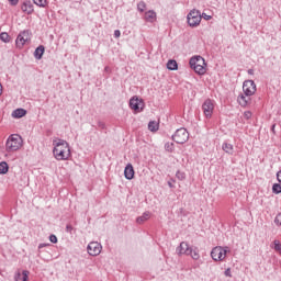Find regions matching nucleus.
<instances>
[{
  "instance_id": "nucleus-1",
  "label": "nucleus",
  "mask_w": 281,
  "mask_h": 281,
  "mask_svg": "<svg viewBox=\"0 0 281 281\" xmlns=\"http://www.w3.org/2000/svg\"><path fill=\"white\" fill-rule=\"evenodd\" d=\"M53 155L57 161H67L71 157V147L65 139H58L53 142Z\"/></svg>"
},
{
  "instance_id": "nucleus-2",
  "label": "nucleus",
  "mask_w": 281,
  "mask_h": 281,
  "mask_svg": "<svg viewBox=\"0 0 281 281\" xmlns=\"http://www.w3.org/2000/svg\"><path fill=\"white\" fill-rule=\"evenodd\" d=\"M189 65L198 76H205L207 74V63H205V58L201 55L191 57Z\"/></svg>"
},
{
  "instance_id": "nucleus-3",
  "label": "nucleus",
  "mask_w": 281,
  "mask_h": 281,
  "mask_svg": "<svg viewBox=\"0 0 281 281\" xmlns=\"http://www.w3.org/2000/svg\"><path fill=\"white\" fill-rule=\"evenodd\" d=\"M23 146V137L19 134H12L8 137L5 143L7 153H15Z\"/></svg>"
},
{
  "instance_id": "nucleus-4",
  "label": "nucleus",
  "mask_w": 281,
  "mask_h": 281,
  "mask_svg": "<svg viewBox=\"0 0 281 281\" xmlns=\"http://www.w3.org/2000/svg\"><path fill=\"white\" fill-rule=\"evenodd\" d=\"M227 251H229V247L216 246L211 251V258L215 262H223L227 258Z\"/></svg>"
},
{
  "instance_id": "nucleus-5",
  "label": "nucleus",
  "mask_w": 281,
  "mask_h": 281,
  "mask_svg": "<svg viewBox=\"0 0 281 281\" xmlns=\"http://www.w3.org/2000/svg\"><path fill=\"white\" fill-rule=\"evenodd\" d=\"M201 11L193 9L187 15V21L190 27H199L201 25Z\"/></svg>"
},
{
  "instance_id": "nucleus-6",
  "label": "nucleus",
  "mask_w": 281,
  "mask_h": 281,
  "mask_svg": "<svg viewBox=\"0 0 281 281\" xmlns=\"http://www.w3.org/2000/svg\"><path fill=\"white\" fill-rule=\"evenodd\" d=\"M171 137L176 144H186L190 139V133L184 127H181Z\"/></svg>"
},
{
  "instance_id": "nucleus-7",
  "label": "nucleus",
  "mask_w": 281,
  "mask_h": 281,
  "mask_svg": "<svg viewBox=\"0 0 281 281\" xmlns=\"http://www.w3.org/2000/svg\"><path fill=\"white\" fill-rule=\"evenodd\" d=\"M144 99H139L137 95L130 99V109L135 111V113H142L144 111Z\"/></svg>"
},
{
  "instance_id": "nucleus-8",
  "label": "nucleus",
  "mask_w": 281,
  "mask_h": 281,
  "mask_svg": "<svg viewBox=\"0 0 281 281\" xmlns=\"http://www.w3.org/2000/svg\"><path fill=\"white\" fill-rule=\"evenodd\" d=\"M202 111L206 120L212 119L214 114V102L211 99H206L202 104Z\"/></svg>"
},
{
  "instance_id": "nucleus-9",
  "label": "nucleus",
  "mask_w": 281,
  "mask_h": 281,
  "mask_svg": "<svg viewBox=\"0 0 281 281\" xmlns=\"http://www.w3.org/2000/svg\"><path fill=\"white\" fill-rule=\"evenodd\" d=\"M30 31H22L15 40L16 47L19 49H23V47L30 41Z\"/></svg>"
},
{
  "instance_id": "nucleus-10",
  "label": "nucleus",
  "mask_w": 281,
  "mask_h": 281,
  "mask_svg": "<svg viewBox=\"0 0 281 281\" xmlns=\"http://www.w3.org/2000/svg\"><path fill=\"white\" fill-rule=\"evenodd\" d=\"M87 251L89 256H100V254H102V244L98 241H91L87 247Z\"/></svg>"
},
{
  "instance_id": "nucleus-11",
  "label": "nucleus",
  "mask_w": 281,
  "mask_h": 281,
  "mask_svg": "<svg viewBox=\"0 0 281 281\" xmlns=\"http://www.w3.org/2000/svg\"><path fill=\"white\" fill-rule=\"evenodd\" d=\"M243 91L246 95H254L256 93V82L254 80L244 81Z\"/></svg>"
},
{
  "instance_id": "nucleus-12",
  "label": "nucleus",
  "mask_w": 281,
  "mask_h": 281,
  "mask_svg": "<svg viewBox=\"0 0 281 281\" xmlns=\"http://www.w3.org/2000/svg\"><path fill=\"white\" fill-rule=\"evenodd\" d=\"M124 177L125 179H127L128 181H131L132 179H134L135 177V169L133 168L132 164H127L125 169H124Z\"/></svg>"
},
{
  "instance_id": "nucleus-13",
  "label": "nucleus",
  "mask_w": 281,
  "mask_h": 281,
  "mask_svg": "<svg viewBox=\"0 0 281 281\" xmlns=\"http://www.w3.org/2000/svg\"><path fill=\"white\" fill-rule=\"evenodd\" d=\"M237 102L244 108L248 106L249 104H251V95H246L245 93L239 94L237 98Z\"/></svg>"
},
{
  "instance_id": "nucleus-14",
  "label": "nucleus",
  "mask_w": 281,
  "mask_h": 281,
  "mask_svg": "<svg viewBox=\"0 0 281 281\" xmlns=\"http://www.w3.org/2000/svg\"><path fill=\"white\" fill-rule=\"evenodd\" d=\"M22 12H25L26 14H32L34 12V5L31 1L26 0L23 2L21 7Z\"/></svg>"
},
{
  "instance_id": "nucleus-15",
  "label": "nucleus",
  "mask_w": 281,
  "mask_h": 281,
  "mask_svg": "<svg viewBox=\"0 0 281 281\" xmlns=\"http://www.w3.org/2000/svg\"><path fill=\"white\" fill-rule=\"evenodd\" d=\"M145 21H147V23H155V21H157V12L154 10L146 11Z\"/></svg>"
},
{
  "instance_id": "nucleus-16",
  "label": "nucleus",
  "mask_w": 281,
  "mask_h": 281,
  "mask_svg": "<svg viewBox=\"0 0 281 281\" xmlns=\"http://www.w3.org/2000/svg\"><path fill=\"white\" fill-rule=\"evenodd\" d=\"M30 277V271L23 270L22 273L18 271L14 276L15 281H27V278Z\"/></svg>"
},
{
  "instance_id": "nucleus-17",
  "label": "nucleus",
  "mask_w": 281,
  "mask_h": 281,
  "mask_svg": "<svg viewBox=\"0 0 281 281\" xmlns=\"http://www.w3.org/2000/svg\"><path fill=\"white\" fill-rule=\"evenodd\" d=\"M190 245H188V243L182 241L180 243V246L178 247V251L180 255H184L188 256V252L190 251Z\"/></svg>"
},
{
  "instance_id": "nucleus-18",
  "label": "nucleus",
  "mask_w": 281,
  "mask_h": 281,
  "mask_svg": "<svg viewBox=\"0 0 281 281\" xmlns=\"http://www.w3.org/2000/svg\"><path fill=\"white\" fill-rule=\"evenodd\" d=\"M187 256H191L192 260H199L201 258V255L199 254V248H189V252Z\"/></svg>"
},
{
  "instance_id": "nucleus-19",
  "label": "nucleus",
  "mask_w": 281,
  "mask_h": 281,
  "mask_svg": "<svg viewBox=\"0 0 281 281\" xmlns=\"http://www.w3.org/2000/svg\"><path fill=\"white\" fill-rule=\"evenodd\" d=\"M27 114V111L25 109L19 108L12 112V117L21 119L24 117V115Z\"/></svg>"
},
{
  "instance_id": "nucleus-20",
  "label": "nucleus",
  "mask_w": 281,
  "mask_h": 281,
  "mask_svg": "<svg viewBox=\"0 0 281 281\" xmlns=\"http://www.w3.org/2000/svg\"><path fill=\"white\" fill-rule=\"evenodd\" d=\"M43 54H45V46L40 45L34 52V58H36V60H41V58H43Z\"/></svg>"
},
{
  "instance_id": "nucleus-21",
  "label": "nucleus",
  "mask_w": 281,
  "mask_h": 281,
  "mask_svg": "<svg viewBox=\"0 0 281 281\" xmlns=\"http://www.w3.org/2000/svg\"><path fill=\"white\" fill-rule=\"evenodd\" d=\"M148 218H150V212L146 211V212L143 213L142 216H138L136 218V223L138 225H142L143 223H146V221H148Z\"/></svg>"
},
{
  "instance_id": "nucleus-22",
  "label": "nucleus",
  "mask_w": 281,
  "mask_h": 281,
  "mask_svg": "<svg viewBox=\"0 0 281 281\" xmlns=\"http://www.w3.org/2000/svg\"><path fill=\"white\" fill-rule=\"evenodd\" d=\"M222 150H224V153L227 155H234V145L229 143H223Z\"/></svg>"
},
{
  "instance_id": "nucleus-23",
  "label": "nucleus",
  "mask_w": 281,
  "mask_h": 281,
  "mask_svg": "<svg viewBox=\"0 0 281 281\" xmlns=\"http://www.w3.org/2000/svg\"><path fill=\"white\" fill-rule=\"evenodd\" d=\"M167 69H169V71H177V69H179V65L177 64V60L170 59L167 63Z\"/></svg>"
},
{
  "instance_id": "nucleus-24",
  "label": "nucleus",
  "mask_w": 281,
  "mask_h": 281,
  "mask_svg": "<svg viewBox=\"0 0 281 281\" xmlns=\"http://www.w3.org/2000/svg\"><path fill=\"white\" fill-rule=\"evenodd\" d=\"M148 128H149V131H151V133H157V131H159V123H157L155 121H150L148 123Z\"/></svg>"
},
{
  "instance_id": "nucleus-25",
  "label": "nucleus",
  "mask_w": 281,
  "mask_h": 281,
  "mask_svg": "<svg viewBox=\"0 0 281 281\" xmlns=\"http://www.w3.org/2000/svg\"><path fill=\"white\" fill-rule=\"evenodd\" d=\"M8 170H10V166H8V162L1 161L0 162V175H8Z\"/></svg>"
},
{
  "instance_id": "nucleus-26",
  "label": "nucleus",
  "mask_w": 281,
  "mask_h": 281,
  "mask_svg": "<svg viewBox=\"0 0 281 281\" xmlns=\"http://www.w3.org/2000/svg\"><path fill=\"white\" fill-rule=\"evenodd\" d=\"M0 41L2 43H10V35L5 32L0 33Z\"/></svg>"
},
{
  "instance_id": "nucleus-27",
  "label": "nucleus",
  "mask_w": 281,
  "mask_h": 281,
  "mask_svg": "<svg viewBox=\"0 0 281 281\" xmlns=\"http://www.w3.org/2000/svg\"><path fill=\"white\" fill-rule=\"evenodd\" d=\"M165 150H167V153H173L175 151V143H166Z\"/></svg>"
},
{
  "instance_id": "nucleus-28",
  "label": "nucleus",
  "mask_w": 281,
  "mask_h": 281,
  "mask_svg": "<svg viewBox=\"0 0 281 281\" xmlns=\"http://www.w3.org/2000/svg\"><path fill=\"white\" fill-rule=\"evenodd\" d=\"M272 192H273V194H281V184L280 183H274L272 186Z\"/></svg>"
},
{
  "instance_id": "nucleus-29",
  "label": "nucleus",
  "mask_w": 281,
  "mask_h": 281,
  "mask_svg": "<svg viewBox=\"0 0 281 281\" xmlns=\"http://www.w3.org/2000/svg\"><path fill=\"white\" fill-rule=\"evenodd\" d=\"M33 3L38 5V8H45V5H47V0H33Z\"/></svg>"
},
{
  "instance_id": "nucleus-30",
  "label": "nucleus",
  "mask_w": 281,
  "mask_h": 281,
  "mask_svg": "<svg viewBox=\"0 0 281 281\" xmlns=\"http://www.w3.org/2000/svg\"><path fill=\"white\" fill-rule=\"evenodd\" d=\"M177 179H179V181H186V172L178 170L176 173Z\"/></svg>"
},
{
  "instance_id": "nucleus-31",
  "label": "nucleus",
  "mask_w": 281,
  "mask_h": 281,
  "mask_svg": "<svg viewBox=\"0 0 281 281\" xmlns=\"http://www.w3.org/2000/svg\"><path fill=\"white\" fill-rule=\"evenodd\" d=\"M137 10H138V12H144V10H146V2H144V1L138 2Z\"/></svg>"
},
{
  "instance_id": "nucleus-32",
  "label": "nucleus",
  "mask_w": 281,
  "mask_h": 281,
  "mask_svg": "<svg viewBox=\"0 0 281 281\" xmlns=\"http://www.w3.org/2000/svg\"><path fill=\"white\" fill-rule=\"evenodd\" d=\"M274 224L277 225V227H281V213H278L274 217Z\"/></svg>"
},
{
  "instance_id": "nucleus-33",
  "label": "nucleus",
  "mask_w": 281,
  "mask_h": 281,
  "mask_svg": "<svg viewBox=\"0 0 281 281\" xmlns=\"http://www.w3.org/2000/svg\"><path fill=\"white\" fill-rule=\"evenodd\" d=\"M66 232H67V234H72V232H74V226H72L71 224H67V225H66Z\"/></svg>"
},
{
  "instance_id": "nucleus-34",
  "label": "nucleus",
  "mask_w": 281,
  "mask_h": 281,
  "mask_svg": "<svg viewBox=\"0 0 281 281\" xmlns=\"http://www.w3.org/2000/svg\"><path fill=\"white\" fill-rule=\"evenodd\" d=\"M224 276L226 278H232V268H227L225 271H224Z\"/></svg>"
},
{
  "instance_id": "nucleus-35",
  "label": "nucleus",
  "mask_w": 281,
  "mask_h": 281,
  "mask_svg": "<svg viewBox=\"0 0 281 281\" xmlns=\"http://www.w3.org/2000/svg\"><path fill=\"white\" fill-rule=\"evenodd\" d=\"M202 19H204V21H212V15H207L206 13H202Z\"/></svg>"
},
{
  "instance_id": "nucleus-36",
  "label": "nucleus",
  "mask_w": 281,
  "mask_h": 281,
  "mask_svg": "<svg viewBox=\"0 0 281 281\" xmlns=\"http://www.w3.org/2000/svg\"><path fill=\"white\" fill-rule=\"evenodd\" d=\"M49 240H50V243L56 244V243H58V237H56V235H50Z\"/></svg>"
},
{
  "instance_id": "nucleus-37",
  "label": "nucleus",
  "mask_w": 281,
  "mask_h": 281,
  "mask_svg": "<svg viewBox=\"0 0 281 281\" xmlns=\"http://www.w3.org/2000/svg\"><path fill=\"white\" fill-rule=\"evenodd\" d=\"M244 116H245L246 120H251V112L250 111H246L244 113Z\"/></svg>"
},
{
  "instance_id": "nucleus-38",
  "label": "nucleus",
  "mask_w": 281,
  "mask_h": 281,
  "mask_svg": "<svg viewBox=\"0 0 281 281\" xmlns=\"http://www.w3.org/2000/svg\"><path fill=\"white\" fill-rule=\"evenodd\" d=\"M120 36H122V33L120 32V30H115L114 31V37L120 38Z\"/></svg>"
},
{
  "instance_id": "nucleus-39",
  "label": "nucleus",
  "mask_w": 281,
  "mask_h": 281,
  "mask_svg": "<svg viewBox=\"0 0 281 281\" xmlns=\"http://www.w3.org/2000/svg\"><path fill=\"white\" fill-rule=\"evenodd\" d=\"M277 180L281 183V169L277 172Z\"/></svg>"
},
{
  "instance_id": "nucleus-40",
  "label": "nucleus",
  "mask_w": 281,
  "mask_h": 281,
  "mask_svg": "<svg viewBox=\"0 0 281 281\" xmlns=\"http://www.w3.org/2000/svg\"><path fill=\"white\" fill-rule=\"evenodd\" d=\"M43 247H49V244H40L38 249H43Z\"/></svg>"
},
{
  "instance_id": "nucleus-41",
  "label": "nucleus",
  "mask_w": 281,
  "mask_h": 281,
  "mask_svg": "<svg viewBox=\"0 0 281 281\" xmlns=\"http://www.w3.org/2000/svg\"><path fill=\"white\" fill-rule=\"evenodd\" d=\"M11 5H16L19 3V0H9Z\"/></svg>"
},
{
  "instance_id": "nucleus-42",
  "label": "nucleus",
  "mask_w": 281,
  "mask_h": 281,
  "mask_svg": "<svg viewBox=\"0 0 281 281\" xmlns=\"http://www.w3.org/2000/svg\"><path fill=\"white\" fill-rule=\"evenodd\" d=\"M248 75L254 76V69H248Z\"/></svg>"
},
{
  "instance_id": "nucleus-43",
  "label": "nucleus",
  "mask_w": 281,
  "mask_h": 281,
  "mask_svg": "<svg viewBox=\"0 0 281 281\" xmlns=\"http://www.w3.org/2000/svg\"><path fill=\"white\" fill-rule=\"evenodd\" d=\"M271 131H272V133H276V124H273V125L271 126Z\"/></svg>"
},
{
  "instance_id": "nucleus-44",
  "label": "nucleus",
  "mask_w": 281,
  "mask_h": 281,
  "mask_svg": "<svg viewBox=\"0 0 281 281\" xmlns=\"http://www.w3.org/2000/svg\"><path fill=\"white\" fill-rule=\"evenodd\" d=\"M169 188H175V186L172 184V182H168Z\"/></svg>"
},
{
  "instance_id": "nucleus-45",
  "label": "nucleus",
  "mask_w": 281,
  "mask_h": 281,
  "mask_svg": "<svg viewBox=\"0 0 281 281\" xmlns=\"http://www.w3.org/2000/svg\"><path fill=\"white\" fill-rule=\"evenodd\" d=\"M105 71H109V67H105Z\"/></svg>"
},
{
  "instance_id": "nucleus-46",
  "label": "nucleus",
  "mask_w": 281,
  "mask_h": 281,
  "mask_svg": "<svg viewBox=\"0 0 281 281\" xmlns=\"http://www.w3.org/2000/svg\"><path fill=\"white\" fill-rule=\"evenodd\" d=\"M105 71H109V67H105Z\"/></svg>"
}]
</instances>
